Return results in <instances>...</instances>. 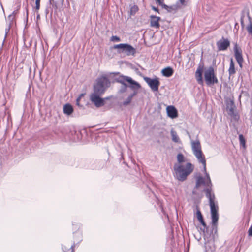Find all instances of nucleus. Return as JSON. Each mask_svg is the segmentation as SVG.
<instances>
[{
  "label": "nucleus",
  "mask_w": 252,
  "mask_h": 252,
  "mask_svg": "<svg viewBox=\"0 0 252 252\" xmlns=\"http://www.w3.org/2000/svg\"><path fill=\"white\" fill-rule=\"evenodd\" d=\"M249 235L250 236H252V224L251 225L250 227L248 230Z\"/></svg>",
  "instance_id": "obj_34"
},
{
  "label": "nucleus",
  "mask_w": 252,
  "mask_h": 252,
  "mask_svg": "<svg viewBox=\"0 0 252 252\" xmlns=\"http://www.w3.org/2000/svg\"><path fill=\"white\" fill-rule=\"evenodd\" d=\"M170 133L173 141L176 143H181V141L177 135V132L173 129L171 130Z\"/></svg>",
  "instance_id": "obj_23"
},
{
  "label": "nucleus",
  "mask_w": 252,
  "mask_h": 252,
  "mask_svg": "<svg viewBox=\"0 0 252 252\" xmlns=\"http://www.w3.org/2000/svg\"><path fill=\"white\" fill-rule=\"evenodd\" d=\"M196 217L197 218V220L199 221V222L201 224V225L203 226V228H200L201 231H202L203 233L204 234L205 233L206 230L207 231L208 229V227L204 220L203 215H202V213L199 209V208L198 207V206H196Z\"/></svg>",
  "instance_id": "obj_13"
},
{
  "label": "nucleus",
  "mask_w": 252,
  "mask_h": 252,
  "mask_svg": "<svg viewBox=\"0 0 252 252\" xmlns=\"http://www.w3.org/2000/svg\"><path fill=\"white\" fill-rule=\"evenodd\" d=\"M138 10V6L136 5H133L130 8V13L131 15H134Z\"/></svg>",
  "instance_id": "obj_29"
},
{
  "label": "nucleus",
  "mask_w": 252,
  "mask_h": 252,
  "mask_svg": "<svg viewBox=\"0 0 252 252\" xmlns=\"http://www.w3.org/2000/svg\"><path fill=\"white\" fill-rule=\"evenodd\" d=\"M53 1V0H49V2L50 4H51Z\"/></svg>",
  "instance_id": "obj_39"
},
{
  "label": "nucleus",
  "mask_w": 252,
  "mask_h": 252,
  "mask_svg": "<svg viewBox=\"0 0 252 252\" xmlns=\"http://www.w3.org/2000/svg\"><path fill=\"white\" fill-rule=\"evenodd\" d=\"M152 9L154 10L155 11H156L157 12H159L158 9L157 7H156L155 6H152Z\"/></svg>",
  "instance_id": "obj_36"
},
{
  "label": "nucleus",
  "mask_w": 252,
  "mask_h": 252,
  "mask_svg": "<svg viewBox=\"0 0 252 252\" xmlns=\"http://www.w3.org/2000/svg\"><path fill=\"white\" fill-rule=\"evenodd\" d=\"M187 0H179V1L177 2L175 5L170 6V8L175 10L185 7L187 5Z\"/></svg>",
  "instance_id": "obj_19"
},
{
  "label": "nucleus",
  "mask_w": 252,
  "mask_h": 252,
  "mask_svg": "<svg viewBox=\"0 0 252 252\" xmlns=\"http://www.w3.org/2000/svg\"><path fill=\"white\" fill-rule=\"evenodd\" d=\"M136 94V92H135L134 93H133L132 94L128 96V97L123 102V104L124 106H126L128 104H129L130 102L131 101V100L133 98V97Z\"/></svg>",
  "instance_id": "obj_27"
},
{
  "label": "nucleus",
  "mask_w": 252,
  "mask_h": 252,
  "mask_svg": "<svg viewBox=\"0 0 252 252\" xmlns=\"http://www.w3.org/2000/svg\"><path fill=\"white\" fill-rule=\"evenodd\" d=\"M177 164H183L187 160L186 158L182 153H179L177 156Z\"/></svg>",
  "instance_id": "obj_25"
},
{
  "label": "nucleus",
  "mask_w": 252,
  "mask_h": 252,
  "mask_svg": "<svg viewBox=\"0 0 252 252\" xmlns=\"http://www.w3.org/2000/svg\"><path fill=\"white\" fill-rule=\"evenodd\" d=\"M113 48L118 49L119 53H124L127 56H133L136 53V49L134 47L126 43L115 45Z\"/></svg>",
  "instance_id": "obj_5"
},
{
  "label": "nucleus",
  "mask_w": 252,
  "mask_h": 252,
  "mask_svg": "<svg viewBox=\"0 0 252 252\" xmlns=\"http://www.w3.org/2000/svg\"><path fill=\"white\" fill-rule=\"evenodd\" d=\"M167 115L171 118H175L177 117V111L173 106H169L166 108Z\"/></svg>",
  "instance_id": "obj_17"
},
{
  "label": "nucleus",
  "mask_w": 252,
  "mask_h": 252,
  "mask_svg": "<svg viewBox=\"0 0 252 252\" xmlns=\"http://www.w3.org/2000/svg\"><path fill=\"white\" fill-rule=\"evenodd\" d=\"M191 145L192 153L196 158L197 161L202 164L205 175V177L199 176L196 178V185L192 191L193 195H195L197 194L198 188L200 185H203L205 187L204 191L206 193L207 198L209 199V205H215V195L212 192V185L209 174L206 171L205 157L202 151L200 142L199 140L191 141Z\"/></svg>",
  "instance_id": "obj_1"
},
{
  "label": "nucleus",
  "mask_w": 252,
  "mask_h": 252,
  "mask_svg": "<svg viewBox=\"0 0 252 252\" xmlns=\"http://www.w3.org/2000/svg\"><path fill=\"white\" fill-rule=\"evenodd\" d=\"M160 207V210L162 211L163 212H164V208H163V206L162 205H161V206H159Z\"/></svg>",
  "instance_id": "obj_37"
},
{
  "label": "nucleus",
  "mask_w": 252,
  "mask_h": 252,
  "mask_svg": "<svg viewBox=\"0 0 252 252\" xmlns=\"http://www.w3.org/2000/svg\"><path fill=\"white\" fill-rule=\"evenodd\" d=\"M120 37L117 36H112L111 38V41L113 42H119L120 41Z\"/></svg>",
  "instance_id": "obj_31"
},
{
  "label": "nucleus",
  "mask_w": 252,
  "mask_h": 252,
  "mask_svg": "<svg viewBox=\"0 0 252 252\" xmlns=\"http://www.w3.org/2000/svg\"><path fill=\"white\" fill-rule=\"evenodd\" d=\"M203 66H199L195 72V78L199 84L203 85L202 71Z\"/></svg>",
  "instance_id": "obj_15"
},
{
  "label": "nucleus",
  "mask_w": 252,
  "mask_h": 252,
  "mask_svg": "<svg viewBox=\"0 0 252 252\" xmlns=\"http://www.w3.org/2000/svg\"><path fill=\"white\" fill-rule=\"evenodd\" d=\"M173 69L170 67H166L162 70L163 75L167 77L171 76L173 75Z\"/></svg>",
  "instance_id": "obj_20"
},
{
  "label": "nucleus",
  "mask_w": 252,
  "mask_h": 252,
  "mask_svg": "<svg viewBox=\"0 0 252 252\" xmlns=\"http://www.w3.org/2000/svg\"><path fill=\"white\" fill-rule=\"evenodd\" d=\"M194 169V166L190 162L184 164H175L174 165V177L178 180L183 182L187 179Z\"/></svg>",
  "instance_id": "obj_2"
},
{
  "label": "nucleus",
  "mask_w": 252,
  "mask_h": 252,
  "mask_svg": "<svg viewBox=\"0 0 252 252\" xmlns=\"http://www.w3.org/2000/svg\"><path fill=\"white\" fill-rule=\"evenodd\" d=\"M235 109V105L232 100L227 102L226 104V110L228 115L231 116L233 120L237 121L239 119V116L236 112Z\"/></svg>",
  "instance_id": "obj_8"
},
{
  "label": "nucleus",
  "mask_w": 252,
  "mask_h": 252,
  "mask_svg": "<svg viewBox=\"0 0 252 252\" xmlns=\"http://www.w3.org/2000/svg\"><path fill=\"white\" fill-rule=\"evenodd\" d=\"M155 1H156L157 3H158L159 6H161L162 8L167 10L168 12H171L172 10H173L172 9L170 8V7L164 3V0H155Z\"/></svg>",
  "instance_id": "obj_24"
},
{
  "label": "nucleus",
  "mask_w": 252,
  "mask_h": 252,
  "mask_svg": "<svg viewBox=\"0 0 252 252\" xmlns=\"http://www.w3.org/2000/svg\"><path fill=\"white\" fill-rule=\"evenodd\" d=\"M73 226H74L75 229H79L80 227V224L78 223L73 224Z\"/></svg>",
  "instance_id": "obj_35"
},
{
  "label": "nucleus",
  "mask_w": 252,
  "mask_h": 252,
  "mask_svg": "<svg viewBox=\"0 0 252 252\" xmlns=\"http://www.w3.org/2000/svg\"><path fill=\"white\" fill-rule=\"evenodd\" d=\"M74 235V243L71 246V251L74 252L73 247L75 246V244H78L82 240V234L79 231H76L73 233Z\"/></svg>",
  "instance_id": "obj_14"
},
{
  "label": "nucleus",
  "mask_w": 252,
  "mask_h": 252,
  "mask_svg": "<svg viewBox=\"0 0 252 252\" xmlns=\"http://www.w3.org/2000/svg\"><path fill=\"white\" fill-rule=\"evenodd\" d=\"M244 17V15H242L241 17V19H240L241 25L243 28L244 27V20H243Z\"/></svg>",
  "instance_id": "obj_33"
},
{
  "label": "nucleus",
  "mask_w": 252,
  "mask_h": 252,
  "mask_svg": "<svg viewBox=\"0 0 252 252\" xmlns=\"http://www.w3.org/2000/svg\"><path fill=\"white\" fill-rule=\"evenodd\" d=\"M40 0H35V10L36 12H38V11L40 9Z\"/></svg>",
  "instance_id": "obj_30"
},
{
  "label": "nucleus",
  "mask_w": 252,
  "mask_h": 252,
  "mask_svg": "<svg viewBox=\"0 0 252 252\" xmlns=\"http://www.w3.org/2000/svg\"><path fill=\"white\" fill-rule=\"evenodd\" d=\"M80 99V97H79L77 99L76 101H77V102H79Z\"/></svg>",
  "instance_id": "obj_38"
},
{
  "label": "nucleus",
  "mask_w": 252,
  "mask_h": 252,
  "mask_svg": "<svg viewBox=\"0 0 252 252\" xmlns=\"http://www.w3.org/2000/svg\"><path fill=\"white\" fill-rule=\"evenodd\" d=\"M236 73V70L235 68V65L233 60L232 58L230 59V65L228 69V73L229 77L234 75Z\"/></svg>",
  "instance_id": "obj_22"
},
{
  "label": "nucleus",
  "mask_w": 252,
  "mask_h": 252,
  "mask_svg": "<svg viewBox=\"0 0 252 252\" xmlns=\"http://www.w3.org/2000/svg\"><path fill=\"white\" fill-rule=\"evenodd\" d=\"M248 18L249 19V24L247 26L246 29L249 32V34L252 35V22L251 21V18L250 17L249 14H248Z\"/></svg>",
  "instance_id": "obj_26"
},
{
  "label": "nucleus",
  "mask_w": 252,
  "mask_h": 252,
  "mask_svg": "<svg viewBox=\"0 0 252 252\" xmlns=\"http://www.w3.org/2000/svg\"><path fill=\"white\" fill-rule=\"evenodd\" d=\"M175 206V210H177V207H176V206Z\"/></svg>",
  "instance_id": "obj_42"
},
{
  "label": "nucleus",
  "mask_w": 252,
  "mask_h": 252,
  "mask_svg": "<svg viewBox=\"0 0 252 252\" xmlns=\"http://www.w3.org/2000/svg\"><path fill=\"white\" fill-rule=\"evenodd\" d=\"M241 97V94H240V95H239V99H240Z\"/></svg>",
  "instance_id": "obj_41"
},
{
  "label": "nucleus",
  "mask_w": 252,
  "mask_h": 252,
  "mask_svg": "<svg viewBox=\"0 0 252 252\" xmlns=\"http://www.w3.org/2000/svg\"><path fill=\"white\" fill-rule=\"evenodd\" d=\"M76 104L79 106V102L76 101Z\"/></svg>",
  "instance_id": "obj_40"
},
{
  "label": "nucleus",
  "mask_w": 252,
  "mask_h": 252,
  "mask_svg": "<svg viewBox=\"0 0 252 252\" xmlns=\"http://www.w3.org/2000/svg\"><path fill=\"white\" fill-rule=\"evenodd\" d=\"M110 84L109 79L105 76L97 79L95 84L94 86V92L98 94H103L107 88Z\"/></svg>",
  "instance_id": "obj_3"
},
{
  "label": "nucleus",
  "mask_w": 252,
  "mask_h": 252,
  "mask_svg": "<svg viewBox=\"0 0 252 252\" xmlns=\"http://www.w3.org/2000/svg\"><path fill=\"white\" fill-rule=\"evenodd\" d=\"M151 21H150V25L152 27H156L158 28L159 27L160 25L159 24V21L160 19L159 17H158L154 15H151L150 16Z\"/></svg>",
  "instance_id": "obj_18"
},
{
  "label": "nucleus",
  "mask_w": 252,
  "mask_h": 252,
  "mask_svg": "<svg viewBox=\"0 0 252 252\" xmlns=\"http://www.w3.org/2000/svg\"><path fill=\"white\" fill-rule=\"evenodd\" d=\"M128 80V87L133 90L134 93L136 92L137 93V91L141 88V85L137 82L133 80L131 78H129Z\"/></svg>",
  "instance_id": "obj_16"
},
{
  "label": "nucleus",
  "mask_w": 252,
  "mask_h": 252,
  "mask_svg": "<svg viewBox=\"0 0 252 252\" xmlns=\"http://www.w3.org/2000/svg\"><path fill=\"white\" fill-rule=\"evenodd\" d=\"M235 58L241 68L243 67L244 59L242 56V51L237 43H235L234 47Z\"/></svg>",
  "instance_id": "obj_10"
},
{
  "label": "nucleus",
  "mask_w": 252,
  "mask_h": 252,
  "mask_svg": "<svg viewBox=\"0 0 252 252\" xmlns=\"http://www.w3.org/2000/svg\"><path fill=\"white\" fill-rule=\"evenodd\" d=\"M204 76L206 83L208 86H210L218 82V80L215 75L214 69L212 66H209L205 70Z\"/></svg>",
  "instance_id": "obj_4"
},
{
  "label": "nucleus",
  "mask_w": 252,
  "mask_h": 252,
  "mask_svg": "<svg viewBox=\"0 0 252 252\" xmlns=\"http://www.w3.org/2000/svg\"><path fill=\"white\" fill-rule=\"evenodd\" d=\"M73 111V107L70 104H66L64 105L63 108V112L65 114L67 115H70L72 113Z\"/></svg>",
  "instance_id": "obj_21"
},
{
  "label": "nucleus",
  "mask_w": 252,
  "mask_h": 252,
  "mask_svg": "<svg viewBox=\"0 0 252 252\" xmlns=\"http://www.w3.org/2000/svg\"><path fill=\"white\" fill-rule=\"evenodd\" d=\"M102 94H98L93 92L90 94V99L96 107H100L104 105L105 100L108 99V97L101 98L100 95Z\"/></svg>",
  "instance_id": "obj_7"
},
{
  "label": "nucleus",
  "mask_w": 252,
  "mask_h": 252,
  "mask_svg": "<svg viewBox=\"0 0 252 252\" xmlns=\"http://www.w3.org/2000/svg\"><path fill=\"white\" fill-rule=\"evenodd\" d=\"M211 216L212 220V228L215 231V233L217 231V225L219 220V207L218 206H210Z\"/></svg>",
  "instance_id": "obj_6"
},
{
  "label": "nucleus",
  "mask_w": 252,
  "mask_h": 252,
  "mask_svg": "<svg viewBox=\"0 0 252 252\" xmlns=\"http://www.w3.org/2000/svg\"><path fill=\"white\" fill-rule=\"evenodd\" d=\"M239 140L240 145L243 146L244 147H245L246 141L245 138L242 134H240L239 135Z\"/></svg>",
  "instance_id": "obj_28"
},
{
  "label": "nucleus",
  "mask_w": 252,
  "mask_h": 252,
  "mask_svg": "<svg viewBox=\"0 0 252 252\" xmlns=\"http://www.w3.org/2000/svg\"><path fill=\"white\" fill-rule=\"evenodd\" d=\"M230 44V41L228 39H225L223 37L221 39L217 42L216 45L219 51H225Z\"/></svg>",
  "instance_id": "obj_12"
},
{
  "label": "nucleus",
  "mask_w": 252,
  "mask_h": 252,
  "mask_svg": "<svg viewBox=\"0 0 252 252\" xmlns=\"http://www.w3.org/2000/svg\"><path fill=\"white\" fill-rule=\"evenodd\" d=\"M62 250L64 252H71V247L69 248H66L65 246H62Z\"/></svg>",
  "instance_id": "obj_32"
},
{
  "label": "nucleus",
  "mask_w": 252,
  "mask_h": 252,
  "mask_svg": "<svg viewBox=\"0 0 252 252\" xmlns=\"http://www.w3.org/2000/svg\"><path fill=\"white\" fill-rule=\"evenodd\" d=\"M143 79L152 91L157 92L158 90L160 82L158 78L152 79L148 77H144Z\"/></svg>",
  "instance_id": "obj_9"
},
{
  "label": "nucleus",
  "mask_w": 252,
  "mask_h": 252,
  "mask_svg": "<svg viewBox=\"0 0 252 252\" xmlns=\"http://www.w3.org/2000/svg\"><path fill=\"white\" fill-rule=\"evenodd\" d=\"M129 78H131V77L127 76L121 75L118 78H116V81L121 83L123 86L120 90L121 92L123 93L126 91L127 88L128 87L126 84V82L128 83Z\"/></svg>",
  "instance_id": "obj_11"
}]
</instances>
